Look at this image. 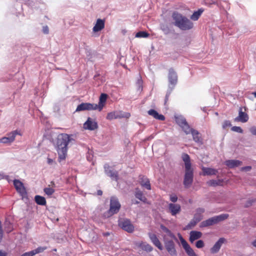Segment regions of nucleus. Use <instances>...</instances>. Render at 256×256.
<instances>
[{"instance_id":"a18cd8bd","label":"nucleus","mask_w":256,"mask_h":256,"mask_svg":"<svg viewBox=\"0 0 256 256\" xmlns=\"http://www.w3.org/2000/svg\"><path fill=\"white\" fill-rule=\"evenodd\" d=\"M194 218L196 219V220H197L198 219H200V222L202 218V216L200 215L198 213H196L194 216Z\"/></svg>"},{"instance_id":"37998d69","label":"nucleus","mask_w":256,"mask_h":256,"mask_svg":"<svg viewBox=\"0 0 256 256\" xmlns=\"http://www.w3.org/2000/svg\"><path fill=\"white\" fill-rule=\"evenodd\" d=\"M232 130L239 133H242L243 130L240 126H234L232 128Z\"/></svg>"},{"instance_id":"864d4df0","label":"nucleus","mask_w":256,"mask_h":256,"mask_svg":"<svg viewBox=\"0 0 256 256\" xmlns=\"http://www.w3.org/2000/svg\"><path fill=\"white\" fill-rule=\"evenodd\" d=\"M251 168L252 167L250 166H244L242 168V170L249 171L251 170Z\"/></svg>"},{"instance_id":"49530a36","label":"nucleus","mask_w":256,"mask_h":256,"mask_svg":"<svg viewBox=\"0 0 256 256\" xmlns=\"http://www.w3.org/2000/svg\"><path fill=\"white\" fill-rule=\"evenodd\" d=\"M34 253L33 251L32 250L23 254L21 256H34Z\"/></svg>"},{"instance_id":"4c0bfd02","label":"nucleus","mask_w":256,"mask_h":256,"mask_svg":"<svg viewBox=\"0 0 256 256\" xmlns=\"http://www.w3.org/2000/svg\"><path fill=\"white\" fill-rule=\"evenodd\" d=\"M200 222V219H198L197 220H196V219H194V218L190 222V223L188 224L187 228H191L192 227H194L196 224Z\"/></svg>"},{"instance_id":"473e14b6","label":"nucleus","mask_w":256,"mask_h":256,"mask_svg":"<svg viewBox=\"0 0 256 256\" xmlns=\"http://www.w3.org/2000/svg\"><path fill=\"white\" fill-rule=\"evenodd\" d=\"M229 215L227 214H223L218 216H214L216 223L227 219Z\"/></svg>"},{"instance_id":"c03bdc74","label":"nucleus","mask_w":256,"mask_h":256,"mask_svg":"<svg viewBox=\"0 0 256 256\" xmlns=\"http://www.w3.org/2000/svg\"><path fill=\"white\" fill-rule=\"evenodd\" d=\"M231 126V123L229 120H224L222 124L223 128H226Z\"/></svg>"},{"instance_id":"20e7f679","label":"nucleus","mask_w":256,"mask_h":256,"mask_svg":"<svg viewBox=\"0 0 256 256\" xmlns=\"http://www.w3.org/2000/svg\"><path fill=\"white\" fill-rule=\"evenodd\" d=\"M120 207L121 205L118 198L114 196L110 198V209L104 214V216L108 218L115 214H117L119 212Z\"/></svg>"},{"instance_id":"79ce46f5","label":"nucleus","mask_w":256,"mask_h":256,"mask_svg":"<svg viewBox=\"0 0 256 256\" xmlns=\"http://www.w3.org/2000/svg\"><path fill=\"white\" fill-rule=\"evenodd\" d=\"M0 142L4 143V144H10L12 142H10V140L8 137H3L2 138L0 139Z\"/></svg>"},{"instance_id":"9d476101","label":"nucleus","mask_w":256,"mask_h":256,"mask_svg":"<svg viewBox=\"0 0 256 256\" xmlns=\"http://www.w3.org/2000/svg\"><path fill=\"white\" fill-rule=\"evenodd\" d=\"M176 122L184 130L186 134H190V126L186 122V119L182 118L177 117L176 118Z\"/></svg>"},{"instance_id":"6e6552de","label":"nucleus","mask_w":256,"mask_h":256,"mask_svg":"<svg viewBox=\"0 0 256 256\" xmlns=\"http://www.w3.org/2000/svg\"><path fill=\"white\" fill-rule=\"evenodd\" d=\"M95 104L82 102L78 105L76 112L96 110Z\"/></svg>"},{"instance_id":"e433bc0d","label":"nucleus","mask_w":256,"mask_h":256,"mask_svg":"<svg viewBox=\"0 0 256 256\" xmlns=\"http://www.w3.org/2000/svg\"><path fill=\"white\" fill-rule=\"evenodd\" d=\"M150 34L146 32L140 31L137 32L136 34V38H147L149 36Z\"/></svg>"},{"instance_id":"aec40b11","label":"nucleus","mask_w":256,"mask_h":256,"mask_svg":"<svg viewBox=\"0 0 256 256\" xmlns=\"http://www.w3.org/2000/svg\"><path fill=\"white\" fill-rule=\"evenodd\" d=\"M190 134L191 133L192 136L194 140L197 143L202 144V139L200 136V134L196 130L190 128Z\"/></svg>"},{"instance_id":"0eeeda50","label":"nucleus","mask_w":256,"mask_h":256,"mask_svg":"<svg viewBox=\"0 0 256 256\" xmlns=\"http://www.w3.org/2000/svg\"><path fill=\"white\" fill-rule=\"evenodd\" d=\"M130 116V114H124L122 112L114 111L108 112L107 114L106 118L111 120L114 119L120 118H128Z\"/></svg>"},{"instance_id":"ddd939ff","label":"nucleus","mask_w":256,"mask_h":256,"mask_svg":"<svg viewBox=\"0 0 256 256\" xmlns=\"http://www.w3.org/2000/svg\"><path fill=\"white\" fill-rule=\"evenodd\" d=\"M106 174L112 179L116 181L118 180V172L116 170H111L108 164H106L104 166Z\"/></svg>"},{"instance_id":"39448f33","label":"nucleus","mask_w":256,"mask_h":256,"mask_svg":"<svg viewBox=\"0 0 256 256\" xmlns=\"http://www.w3.org/2000/svg\"><path fill=\"white\" fill-rule=\"evenodd\" d=\"M118 226L123 230L128 233H132L134 230V226L131 221L128 218H121L118 221Z\"/></svg>"},{"instance_id":"6ab92c4d","label":"nucleus","mask_w":256,"mask_h":256,"mask_svg":"<svg viewBox=\"0 0 256 256\" xmlns=\"http://www.w3.org/2000/svg\"><path fill=\"white\" fill-rule=\"evenodd\" d=\"M226 242L224 238H220L214 246L210 248V252L212 254L217 253L220 250L222 244Z\"/></svg>"},{"instance_id":"423d86ee","label":"nucleus","mask_w":256,"mask_h":256,"mask_svg":"<svg viewBox=\"0 0 256 256\" xmlns=\"http://www.w3.org/2000/svg\"><path fill=\"white\" fill-rule=\"evenodd\" d=\"M163 238L164 246L168 252L172 256H176L177 252L174 242L172 240H168L166 236H164Z\"/></svg>"},{"instance_id":"5701e85b","label":"nucleus","mask_w":256,"mask_h":256,"mask_svg":"<svg viewBox=\"0 0 256 256\" xmlns=\"http://www.w3.org/2000/svg\"><path fill=\"white\" fill-rule=\"evenodd\" d=\"M190 241L192 243L195 240L200 238L202 236V233L200 232L192 230L190 234Z\"/></svg>"},{"instance_id":"052dcab7","label":"nucleus","mask_w":256,"mask_h":256,"mask_svg":"<svg viewBox=\"0 0 256 256\" xmlns=\"http://www.w3.org/2000/svg\"><path fill=\"white\" fill-rule=\"evenodd\" d=\"M109 235H110V234L108 232L104 234V236H109Z\"/></svg>"},{"instance_id":"f3484780","label":"nucleus","mask_w":256,"mask_h":256,"mask_svg":"<svg viewBox=\"0 0 256 256\" xmlns=\"http://www.w3.org/2000/svg\"><path fill=\"white\" fill-rule=\"evenodd\" d=\"M107 97H108V95L106 94H100L98 104H95V105L96 106V110H98L99 112H100L102 110V108L106 104Z\"/></svg>"},{"instance_id":"de8ad7c7","label":"nucleus","mask_w":256,"mask_h":256,"mask_svg":"<svg viewBox=\"0 0 256 256\" xmlns=\"http://www.w3.org/2000/svg\"><path fill=\"white\" fill-rule=\"evenodd\" d=\"M170 200L173 202H175L177 201L178 200V197L176 195L174 194V195H170Z\"/></svg>"},{"instance_id":"412c9836","label":"nucleus","mask_w":256,"mask_h":256,"mask_svg":"<svg viewBox=\"0 0 256 256\" xmlns=\"http://www.w3.org/2000/svg\"><path fill=\"white\" fill-rule=\"evenodd\" d=\"M104 28V20L98 18L97 20L96 24L92 28V30L94 32H98L102 30Z\"/></svg>"},{"instance_id":"09e8293b","label":"nucleus","mask_w":256,"mask_h":256,"mask_svg":"<svg viewBox=\"0 0 256 256\" xmlns=\"http://www.w3.org/2000/svg\"><path fill=\"white\" fill-rule=\"evenodd\" d=\"M196 213H198L200 215H202V214L204 212L205 210L203 208H198L196 209Z\"/></svg>"},{"instance_id":"a878e982","label":"nucleus","mask_w":256,"mask_h":256,"mask_svg":"<svg viewBox=\"0 0 256 256\" xmlns=\"http://www.w3.org/2000/svg\"><path fill=\"white\" fill-rule=\"evenodd\" d=\"M226 164L230 168H234V167L240 166L242 164L241 161L238 160H226Z\"/></svg>"},{"instance_id":"393cba45","label":"nucleus","mask_w":256,"mask_h":256,"mask_svg":"<svg viewBox=\"0 0 256 256\" xmlns=\"http://www.w3.org/2000/svg\"><path fill=\"white\" fill-rule=\"evenodd\" d=\"M148 114L149 115L152 116L156 119L164 120H165V117L162 114H160L158 112L154 110H150L148 111Z\"/></svg>"},{"instance_id":"c85d7f7f","label":"nucleus","mask_w":256,"mask_h":256,"mask_svg":"<svg viewBox=\"0 0 256 256\" xmlns=\"http://www.w3.org/2000/svg\"><path fill=\"white\" fill-rule=\"evenodd\" d=\"M135 196L143 202L146 201V198L144 196L143 192L138 188H136Z\"/></svg>"},{"instance_id":"dca6fc26","label":"nucleus","mask_w":256,"mask_h":256,"mask_svg":"<svg viewBox=\"0 0 256 256\" xmlns=\"http://www.w3.org/2000/svg\"><path fill=\"white\" fill-rule=\"evenodd\" d=\"M139 182L140 185L148 190H151V186L149 179L144 175L139 176Z\"/></svg>"},{"instance_id":"8fccbe9b","label":"nucleus","mask_w":256,"mask_h":256,"mask_svg":"<svg viewBox=\"0 0 256 256\" xmlns=\"http://www.w3.org/2000/svg\"><path fill=\"white\" fill-rule=\"evenodd\" d=\"M254 202V200H248L246 203V204L244 205V207L246 208H248V207H249L250 206H252V204Z\"/></svg>"},{"instance_id":"4d7b16f0","label":"nucleus","mask_w":256,"mask_h":256,"mask_svg":"<svg viewBox=\"0 0 256 256\" xmlns=\"http://www.w3.org/2000/svg\"><path fill=\"white\" fill-rule=\"evenodd\" d=\"M97 194H98V196H102V190H98L97 191Z\"/></svg>"},{"instance_id":"ea45409f","label":"nucleus","mask_w":256,"mask_h":256,"mask_svg":"<svg viewBox=\"0 0 256 256\" xmlns=\"http://www.w3.org/2000/svg\"><path fill=\"white\" fill-rule=\"evenodd\" d=\"M185 251L188 256H198L190 246Z\"/></svg>"},{"instance_id":"7ed1b4c3","label":"nucleus","mask_w":256,"mask_h":256,"mask_svg":"<svg viewBox=\"0 0 256 256\" xmlns=\"http://www.w3.org/2000/svg\"><path fill=\"white\" fill-rule=\"evenodd\" d=\"M182 160L185 165V174L184 180V184L186 188H188L193 182L194 172L192 168L190 157L188 154L183 153L182 155Z\"/></svg>"},{"instance_id":"f03ea898","label":"nucleus","mask_w":256,"mask_h":256,"mask_svg":"<svg viewBox=\"0 0 256 256\" xmlns=\"http://www.w3.org/2000/svg\"><path fill=\"white\" fill-rule=\"evenodd\" d=\"M172 17L174 21V26L182 30H190L194 27L192 22L178 12H174Z\"/></svg>"},{"instance_id":"2f4dec72","label":"nucleus","mask_w":256,"mask_h":256,"mask_svg":"<svg viewBox=\"0 0 256 256\" xmlns=\"http://www.w3.org/2000/svg\"><path fill=\"white\" fill-rule=\"evenodd\" d=\"M34 200L38 204L45 206L46 204V198L42 196L37 195L34 197Z\"/></svg>"},{"instance_id":"1a4fd4ad","label":"nucleus","mask_w":256,"mask_h":256,"mask_svg":"<svg viewBox=\"0 0 256 256\" xmlns=\"http://www.w3.org/2000/svg\"><path fill=\"white\" fill-rule=\"evenodd\" d=\"M98 125L94 120L88 118L87 120L84 124V128L86 130H94L97 129Z\"/></svg>"},{"instance_id":"2eb2a0df","label":"nucleus","mask_w":256,"mask_h":256,"mask_svg":"<svg viewBox=\"0 0 256 256\" xmlns=\"http://www.w3.org/2000/svg\"><path fill=\"white\" fill-rule=\"evenodd\" d=\"M148 236L152 244L160 250H162L163 246L156 234L152 233H148Z\"/></svg>"},{"instance_id":"680f3d73","label":"nucleus","mask_w":256,"mask_h":256,"mask_svg":"<svg viewBox=\"0 0 256 256\" xmlns=\"http://www.w3.org/2000/svg\"><path fill=\"white\" fill-rule=\"evenodd\" d=\"M253 94L254 95V96L256 98V92H254L253 93Z\"/></svg>"},{"instance_id":"f704fd0d","label":"nucleus","mask_w":256,"mask_h":256,"mask_svg":"<svg viewBox=\"0 0 256 256\" xmlns=\"http://www.w3.org/2000/svg\"><path fill=\"white\" fill-rule=\"evenodd\" d=\"M179 238L180 240L181 244L184 249V250H186L188 248L190 247V245L188 244V242L183 238L182 236L179 234Z\"/></svg>"},{"instance_id":"f257e3e1","label":"nucleus","mask_w":256,"mask_h":256,"mask_svg":"<svg viewBox=\"0 0 256 256\" xmlns=\"http://www.w3.org/2000/svg\"><path fill=\"white\" fill-rule=\"evenodd\" d=\"M70 140L71 138L70 135L66 134H61L58 136L56 148L58 154L60 162L65 160L67 155L68 146Z\"/></svg>"},{"instance_id":"5fc2aeb1","label":"nucleus","mask_w":256,"mask_h":256,"mask_svg":"<svg viewBox=\"0 0 256 256\" xmlns=\"http://www.w3.org/2000/svg\"><path fill=\"white\" fill-rule=\"evenodd\" d=\"M7 252L4 250H0V256H7Z\"/></svg>"},{"instance_id":"4468645a","label":"nucleus","mask_w":256,"mask_h":256,"mask_svg":"<svg viewBox=\"0 0 256 256\" xmlns=\"http://www.w3.org/2000/svg\"><path fill=\"white\" fill-rule=\"evenodd\" d=\"M168 82L172 85L175 86L178 82V75L173 68L168 70Z\"/></svg>"},{"instance_id":"3c124183","label":"nucleus","mask_w":256,"mask_h":256,"mask_svg":"<svg viewBox=\"0 0 256 256\" xmlns=\"http://www.w3.org/2000/svg\"><path fill=\"white\" fill-rule=\"evenodd\" d=\"M43 32L45 34H48L49 32V28L48 26H45L43 27L42 28Z\"/></svg>"},{"instance_id":"4be33fe9","label":"nucleus","mask_w":256,"mask_h":256,"mask_svg":"<svg viewBox=\"0 0 256 256\" xmlns=\"http://www.w3.org/2000/svg\"><path fill=\"white\" fill-rule=\"evenodd\" d=\"M202 174L204 176H212V175H216L218 170L216 169L210 168H205L202 167Z\"/></svg>"},{"instance_id":"f8f14e48","label":"nucleus","mask_w":256,"mask_h":256,"mask_svg":"<svg viewBox=\"0 0 256 256\" xmlns=\"http://www.w3.org/2000/svg\"><path fill=\"white\" fill-rule=\"evenodd\" d=\"M168 212L172 216H176L181 211V206L178 204L170 203L168 205Z\"/></svg>"},{"instance_id":"b1692460","label":"nucleus","mask_w":256,"mask_h":256,"mask_svg":"<svg viewBox=\"0 0 256 256\" xmlns=\"http://www.w3.org/2000/svg\"><path fill=\"white\" fill-rule=\"evenodd\" d=\"M160 228L162 230L163 232H165L166 234H164V236H166V238L168 240V237L170 238L174 239V240H177L174 234L166 226L162 224L160 225Z\"/></svg>"},{"instance_id":"603ef678","label":"nucleus","mask_w":256,"mask_h":256,"mask_svg":"<svg viewBox=\"0 0 256 256\" xmlns=\"http://www.w3.org/2000/svg\"><path fill=\"white\" fill-rule=\"evenodd\" d=\"M250 132L256 136V128L252 127L250 129Z\"/></svg>"},{"instance_id":"72a5a7b5","label":"nucleus","mask_w":256,"mask_h":256,"mask_svg":"<svg viewBox=\"0 0 256 256\" xmlns=\"http://www.w3.org/2000/svg\"><path fill=\"white\" fill-rule=\"evenodd\" d=\"M17 134H20L18 130H16L8 134L7 137L9 138L10 142H12L14 140Z\"/></svg>"},{"instance_id":"c756f323","label":"nucleus","mask_w":256,"mask_h":256,"mask_svg":"<svg viewBox=\"0 0 256 256\" xmlns=\"http://www.w3.org/2000/svg\"><path fill=\"white\" fill-rule=\"evenodd\" d=\"M138 246L140 248L143 250L146 251L148 252H150L152 250V247L146 242H141L138 244Z\"/></svg>"},{"instance_id":"a19ab883","label":"nucleus","mask_w":256,"mask_h":256,"mask_svg":"<svg viewBox=\"0 0 256 256\" xmlns=\"http://www.w3.org/2000/svg\"><path fill=\"white\" fill-rule=\"evenodd\" d=\"M204 244L202 240H198L196 244V246L198 248H202L204 246Z\"/></svg>"},{"instance_id":"13d9d810","label":"nucleus","mask_w":256,"mask_h":256,"mask_svg":"<svg viewBox=\"0 0 256 256\" xmlns=\"http://www.w3.org/2000/svg\"><path fill=\"white\" fill-rule=\"evenodd\" d=\"M50 184H51V186H52V187H54V186H55V184H54V182L52 181V182H50Z\"/></svg>"},{"instance_id":"cd10ccee","label":"nucleus","mask_w":256,"mask_h":256,"mask_svg":"<svg viewBox=\"0 0 256 256\" xmlns=\"http://www.w3.org/2000/svg\"><path fill=\"white\" fill-rule=\"evenodd\" d=\"M223 180H211L206 182L207 184L210 186H222Z\"/></svg>"},{"instance_id":"a211bd4d","label":"nucleus","mask_w":256,"mask_h":256,"mask_svg":"<svg viewBox=\"0 0 256 256\" xmlns=\"http://www.w3.org/2000/svg\"><path fill=\"white\" fill-rule=\"evenodd\" d=\"M248 120V116L247 114L242 111V108H240L238 112V116L234 118L236 122H246Z\"/></svg>"},{"instance_id":"bf43d9fd","label":"nucleus","mask_w":256,"mask_h":256,"mask_svg":"<svg viewBox=\"0 0 256 256\" xmlns=\"http://www.w3.org/2000/svg\"><path fill=\"white\" fill-rule=\"evenodd\" d=\"M216 2L217 1L216 0H212L210 4H215L216 3Z\"/></svg>"},{"instance_id":"7c9ffc66","label":"nucleus","mask_w":256,"mask_h":256,"mask_svg":"<svg viewBox=\"0 0 256 256\" xmlns=\"http://www.w3.org/2000/svg\"><path fill=\"white\" fill-rule=\"evenodd\" d=\"M204 12L202 8L198 9V10L194 12L193 14L190 16V18L192 20H197L200 16L201 14Z\"/></svg>"},{"instance_id":"9b49d317","label":"nucleus","mask_w":256,"mask_h":256,"mask_svg":"<svg viewBox=\"0 0 256 256\" xmlns=\"http://www.w3.org/2000/svg\"><path fill=\"white\" fill-rule=\"evenodd\" d=\"M14 185L17 192L20 195L23 196L26 194V190L24 184L20 180H14Z\"/></svg>"},{"instance_id":"58836bf2","label":"nucleus","mask_w":256,"mask_h":256,"mask_svg":"<svg viewBox=\"0 0 256 256\" xmlns=\"http://www.w3.org/2000/svg\"><path fill=\"white\" fill-rule=\"evenodd\" d=\"M47 248L46 246H40L37 248L32 250L34 253V255L39 253L42 252L44 250H46Z\"/></svg>"},{"instance_id":"c9c22d12","label":"nucleus","mask_w":256,"mask_h":256,"mask_svg":"<svg viewBox=\"0 0 256 256\" xmlns=\"http://www.w3.org/2000/svg\"><path fill=\"white\" fill-rule=\"evenodd\" d=\"M44 191L48 196H51L54 192V190L52 188H50V185L44 188Z\"/></svg>"},{"instance_id":"bb28decb","label":"nucleus","mask_w":256,"mask_h":256,"mask_svg":"<svg viewBox=\"0 0 256 256\" xmlns=\"http://www.w3.org/2000/svg\"><path fill=\"white\" fill-rule=\"evenodd\" d=\"M216 222L214 216L206 220L203 221L201 223V226L202 227H206L216 224Z\"/></svg>"},{"instance_id":"6e6d98bb","label":"nucleus","mask_w":256,"mask_h":256,"mask_svg":"<svg viewBox=\"0 0 256 256\" xmlns=\"http://www.w3.org/2000/svg\"><path fill=\"white\" fill-rule=\"evenodd\" d=\"M53 162V160L50 158H48V164H52Z\"/></svg>"}]
</instances>
